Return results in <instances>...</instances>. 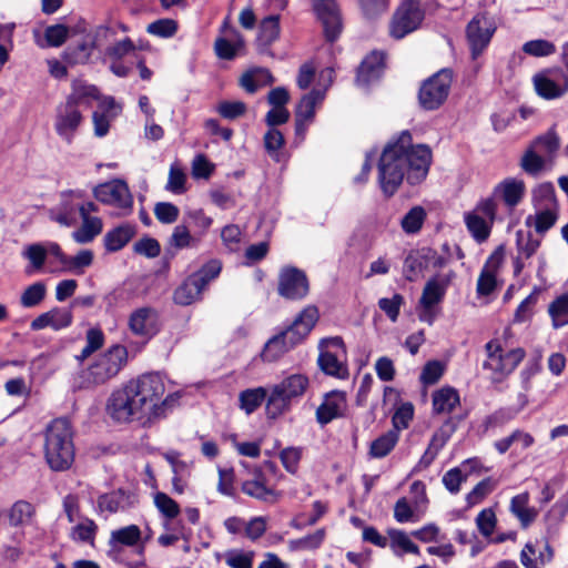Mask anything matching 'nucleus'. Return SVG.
Returning <instances> with one entry per match:
<instances>
[{
	"label": "nucleus",
	"mask_w": 568,
	"mask_h": 568,
	"mask_svg": "<svg viewBox=\"0 0 568 568\" xmlns=\"http://www.w3.org/2000/svg\"><path fill=\"white\" fill-rule=\"evenodd\" d=\"M97 531V524L92 519L84 518L81 523L72 527L70 536L74 541L93 544Z\"/></svg>",
	"instance_id": "nucleus-53"
},
{
	"label": "nucleus",
	"mask_w": 568,
	"mask_h": 568,
	"mask_svg": "<svg viewBox=\"0 0 568 568\" xmlns=\"http://www.w3.org/2000/svg\"><path fill=\"white\" fill-rule=\"evenodd\" d=\"M388 545L393 554L402 557L404 554L419 555V548L412 541L408 534L404 530L389 528L387 530Z\"/></svg>",
	"instance_id": "nucleus-31"
},
{
	"label": "nucleus",
	"mask_w": 568,
	"mask_h": 568,
	"mask_svg": "<svg viewBox=\"0 0 568 568\" xmlns=\"http://www.w3.org/2000/svg\"><path fill=\"white\" fill-rule=\"evenodd\" d=\"M268 392L265 387L247 388L239 394L240 408L247 415L254 413L266 399Z\"/></svg>",
	"instance_id": "nucleus-40"
},
{
	"label": "nucleus",
	"mask_w": 568,
	"mask_h": 568,
	"mask_svg": "<svg viewBox=\"0 0 568 568\" xmlns=\"http://www.w3.org/2000/svg\"><path fill=\"white\" fill-rule=\"evenodd\" d=\"M47 294V286L43 282H36L24 288L20 296V304L24 308H32L42 303Z\"/></svg>",
	"instance_id": "nucleus-50"
},
{
	"label": "nucleus",
	"mask_w": 568,
	"mask_h": 568,
	"mask_svg": "<svg viewBox=\"0 0 568 568\" xmlns=\"http://www.w3.org/2000/svg\"><path fill=\"white\" fill-rule=\"evenodd\" d=\"M44 458L53 471L69 470L75 457L73 432L67 418L53 419L44 432Z\"/></svg>",
	"instance_id": "nucleus-3"
},
{
	"label": "nucleus",
	"mask_w": 568,
	"mask_h": 568,
	"mask_svg": "<svg viewBox=\"0 0 568 568\" xmlns=\"http://www.w3.org/2000/svg\"><path fill=\"white\" fill-rule=\"evenodd\" d=\"M85 339L87 344L81 351V354L75 356L79 362H83L103 346L104 334L100 328L93 327L87 331Z\"/></svg>",
	"instance_id": "nucleus-58"
},
{
	"label": "nucleus",
	"mask_w": 568,
	"mask_h": 568,
	"mask_svg": "<svg viewBox=\"0 0 568 568\" xmlns=\"http://www.w3.org/2000/svg\"><path fill=\"white\" fill-rule=\"evenodd\" d=\"M317 321V307L313 305L306 306L290 326L265 343L261 354L263 361L268 363L278 361L284 354L305 339Z\"/></svg>",
	"instance_id": "nucleus-2"
},
{
	"label": "nucleus",
	"mask_w": 568,
	"mask_h": 568,
	"mask_svg": "<svg viewBox=\"0 0 568 568\" xmlns=\"http://www.w3.org/2000/svg\"><path fill=\"white\" fill-rule=\"evenodd\" d=\"M488 359L484 363V368L489 369L499 377L513 373L524 359L526 352L517 347L504 353L500 343L491 339L485 345Z\"/></svg>",
	"instance_id": "nucleus-9"
},
{
	"label": "nucleus",
	"mask_w": 568,
	"mask_h": 568,
	"mask_svg": "<svg viewBox=\"0 0 568 568\" xmlns=\"http://www.w3.org/2000/svg\"><path fill=\"white\" fill-rule=\"evenodd\" d=\"M95 199L104 204L130 212L133 205V196L128 184L123 180H113L98 185L93 190Z\"/></svg>",
	"instance_id": "nucleus-15"
},
{
	"label": "nucleus",
	"mask_w": 568,
	"mask_h": 568,
	"mask_svg": "<svg viewBox=\"0 0 568 568\" xmlns=\"http://www.w3.org/2000/svg\"><path fill=\"white\" fill-rule=\"evenodd\" d=\"M36 509L32 504L26 500L16 501L9 511V523L13 527L27 525L31 521Z\"/></svg>",
	"instance_id": "nucleus-47"
},
{
	"label": "nucleus",
	"mask_w": 568,
	"mask_h": 568,
	"mask_svg": "<svg viewBox=\"0 0 568 568\" xmlns=\"http://www.w3.org/2000/svg\"><path fill=\"white\" fill-rule=\"evenodd\" d=\"M459 394L453 387H443L433 394V410L435 414H450L459 405Z\"/></svg>",
	"instance_id": "nucleus-34"
},
{
	"label": "nucleus",
	"mask_w": 568,
	"mask_h": 568,
	"mask_svg": "<svg viewBox=\"0 0 568 568\" xmlns=\"http://www.w3.org/2000/svg\"><path fill=\"white\" fill-rule=\"evenodd\" d=\"M142 540V531L138 525H129L119 529H114L110 534L109 546L112 551L119 550L121 547H136V552L142 556L144 554V542Z\"/></svg>",
	"instance_id": "nucleus-21"
},
{
	"label": "nucleus",
	"mask_w": 568,
	"mask_h": 568,
	"mask_svg": "<svg viewBox=\"0 0 568 568\" xmlns=\"http://www.w3.org/2000/svg\"><path fill=\"white\" fill-rule=\"evenodd\" d=\"M503 247L496 250L487 260L477 281V294L487 296L493 293L496 287V272L503 261Z\"/></svg>",
	"instance_id": "nucleus-24"
},
{
	"label": "nucleus",
	"mask_w": 568,
	"mask_h": 568,
	"mask_svg": "<svg viewBox=\"0 0 568 568\" xmlns=\"http://www.w3.org/2000/svg\"><path fill=\"white\" fill-rule=\"evenodd\" d=\"M103 229V223L100 217H82V225L73 232L72 236L77 243H90L98 236Z\"/></svg>",
	"instance_id": "nucleus-42"
},
{
	"label": "nucleus",
	"mask_w": 568,
	"mask_h": 568,
	"mask_svg": "<svg viewBox=\"0 0 568 568\" xmlns=\"http://www.w3.org/2000/svg\"><path fill=\"white\" fill-rule=\"evenodd\" d=\"M449 284L450 277L448 275L437 274L430 277L423 288V293L419 298L420 307L428 308L439 304L444 300Z\"/></svg>",
	"instance_id": "nucleus-25"
},
{
	"label": "nucleus",
	"mask_w": 568,
	"mask_h": 568,
	"mask_svg": "<svg viewBox=\"0 0 568 568\" xmlns=\"http://www.w3.org/2000/svg\"><path fill=\"white\" fill-rule=\"evenodd\" d=\"M452 84V73H433L418 91V102L424 110L438 109L447 99Z\"/></svg>",
	"instance_id": "nucleus-11"
},
{
	"label": "nucleus",
	"mask_w": 568,
	"mask_h": 568,
	"mask_svg": "<svg viewBox=\"0 0 568 568\" xmlns=\"http://www.w3.org/2000/svg\"><path fill=\"white\" fill-rule=\"evenodd\" d=\"M310 283L306 274L293 266L284 267L278 275V294L291 301H300L306 297Z\"/></svg>",
	"instance_id": "nucleus-13"
},
{
	"label": "nucleus",
	"mask_w": 568,
	"mask_h": 568,
	"mask_svg": "<svg viewBox=\"0 0 568 568\" xmlns=\"http://www.w3.org/2000/svg\"><path fill=\"white\" fill-rule=\"evenodd\" d=\"M427 267V255L424 247L408 253L404 261L403 273L407 281L414 282Z\"/></svg>",
	"instance_id": "nucleus-37"
},
{
	"label": "nucleus",
	"mask_w": 568,
	"mask_h": 568,
	"mask_svg": "<svg viewBox=\"0 0 568 568\" xmlns=\"http://www.w3.org/2000/svg\"><path fill=\"white\" fill-rule=\"evenodd\" d=\"M532 82L537 94L547 100L560 98L568 90L567 81L558 83L550 79L547 73H535Z\"/></svg>",
	"instance_id": "nucleus-28"
},
{
	"label": "nucleus",
	"mask_w": 568,
	"mask_h": 568,
	"mask_svg": "<svg viewBox=\"0 0 568 568\" xmlns=\"http://www.w3.org/2000/svg\"><path fill=\"white\" fill-rule=\"evenodd\" d=\"M332 79H325L323 89L314 87L308 93L304 94L295 111V132L297 135H303L310 123L315 118V109L322 104L325 98V93Z\"/></svg>",
	"instance_id": "nucleus-12"
},
{
	"label": "nucleus",
	"mask_w": 568,
	"mask_h": 568,
	"mask_svg": "<svg viewBox=\"0 0 568 568\" xmlns=\"http://www.w3.org/2000/svg\"><path fill=\"white\" fill-rule=\"evenodd\" d=\"M535 151L546 156L555 154L559 148V138L554 130L537 136L530 144Z\"/></svg>",
	"instance_id": "nucleus-52"
},
{
	"label": "nucleus",
	"mask_w": 568,
	"mask_h": 568,
	"mask_svg": "<svg viewBox=\"0 0 568 568\" xmlns=\"http://www.w3.org/2000/svg\"><path fill=\"white\" fill-rule=\"evenodd\" d=\"M547 557L542 552L536 557V548L531 542H527L520 552V562L525 568H541L554 558L551 546L546 542Z\"/></svg>",
	"instance_id": "nucleus-39"
},
{
	"label": "nucleus",
	"mask_w": 568,
	"mask_h": 568,
	"mask_svg": "<svg viewBox=\"0 0 568 568\" xmlns=\"http://www.w3.org/2000/svg\"><path fill=\"white\" fill-rule=\"evenodd\" d=\"M523 52L535 58H545L556 52V45L549 40L536 39L525 42Z\"/></svg>",
	"instance_id": "nucleus-57"
},
{
	"label": "nucleus",
	"mask_w": 568,
	"mask_h": 568,
	"mask_svg": "<svg viewBox=\"0 0 568 568\" xmlns=\"http://www.w3.org/2000/svg\"><path fill=\"white\" fill-rule=\"evenodd\" d=\"M92 263L93 252L91 250H81L74 256H67V262L63 265L74 274H82Z\"/></svg>",
	"instance_id": "nucleus-61"
},
{
	"label": "nucleus",
	"mask_w": 568,
	"mask_h": 568,
	"mask_svg": "<svg viewBox=\"0 0 568 568\" xmlns=\"http://www.w3.org/2000/svg\"><path fill=\"white\" fill-rule=\"evenodd\" d=\"M425 18L420 0H404L393 14L389 32L394 39H403L416 31Z\"/></svg>",
	"instance_id": "nucleus-8"
},
{
	"label": "nucleus",
	"mask_w": 568,
	"mask_h": 568,
	"mask_svg": "<svg viewBox=\"0 0 568 568\" xmlns=\"http://www.w3.org/2000/svg\"><path fill=\"white\" fill-rule=\"evenodd\" d=\"M128 351L123 345H113L101 354L83 373V383L101 385L119 374L126 364Z\"/></svg>",
	"instance_id": "nucleus-6"
},
{
	"label": "nucleus",
	"mask_w": 568,
	"mask_h": 568,
	"mask_svg": "<svg viewBox=\"0 0 568 568\" xmlns=\"http://www.w3.org/2000/svg\"><path fill=\"white\" fill-rule=\"evenodd\" d=\"M464 220L468 232L475 241L483 243L489 237L493 226L490 221L471 212L465 213Z\"/></svg>",
	"instance_id": "nucleus-41"
},
{
	"label": "nucleus",
	"mask_w": 568,
	"mask_h": 568,
	"mask_svg": "<svg viewBox=\"0 0 568 568\" xmlns=\"http://www.w3.org/2000/svg\"><path fill=\"white\" fill-rule=\"evenodd\" d=\"M325 538V530L317 529L314 534L307 535L305 537L293 539L288 541V547L291 550H313L317 549Z\"/></svg>",
	"instance_id": "nucleus-59"
},
{
	"label": "nucleus",
	"mask_w": 568,
	"mask_h": 568,
	"mask_svg": "<svg viewBox=\"0 0 568 568\" xmlns=\"http://www.w3.org/2000/svg\"><path fill=\"white\" fill-rule=\"evenodd\" d=\"M154 505L168 519H173L180 514L179 504L165 493L159 491L154 495Z\"/></svg>",
	"instance_id": "nucleus-64"
},
{
	"label": "nucleus",
	"mask_w": 568,
	"mask_h": 568,
	"mask_svg": "<svg viewBox=\"0 0 568 568\" xmlns=\"http://www.w3.org/2000/svg\"><path fill=\"white\" fill-rule=\"evenodd\" d=\"M346 407V398L342 392H332L326 395L324 402L316 409V420L322 426L327 425L333 419L343 416Z\"/></svg>",
	"instance_id": "nucleus-23"
},
{
	"label": "nucleus",
	"mask_w": 568,
	"mask_h": 568,
	"mask_svg": "<svg viewBox=\"0 0 568 568\" xmlns=\"http://www.w3.org/2000/svg\"><path fill=\"white\" fill-rule=\"evenodd\" d=\"M197 242L199 240L191 235L187 226L184 224L176 225L169 239V244L176 250L194 247L197 245Z\"/></svg>",
	"instance_id": "nucleus-55"
},
{
	"label": "nucleus",
	"mask_w": 568,
	"mask_h": 568,
	"mask_svg": "<svg viewBox=\"0 0 568 568\" xmlns=\"http://www.w3.org/2000/svg\"><path fill=\"white\" fill-rule=\"evenodd\" d=\"M22 256L30 262L27 273L40 271L47 261V251L43 243H33L24 247Z\"/></svg>",
	"instance_id": "nucleus-49"
},
{
	"label": "nucleus",
	"mask_w": 568,
	"mask_h": 568,
	"mask_svg": "<svg viewBox=\"0 0 568 568\" xmlns=\"http://www.w3.org/2000/svg\"><path fill=\"white\" fill-rule=\"evenodd\" d=\"M130 393L136 397L138 404L146 413V420L165 416L166 409L174 406L179 394H170L161 400L165 386L158 373L143 374L125 384Z\"/></svg>",
	"instance_id": "nucleus-4"
},
{
	"label": "nucleus",
	"mask_w": 568,
	"mask_h": 568,
	"mask_svg": "<svg viewBox=\"0 0 568 568\" xmlns=\"http://www.w3.org/2000/svg\"><path fill=\"white\" fill-rule=\"evenodd\" d=\"M541 239L536 237L531 231L518 230L516 232L517 255L514 257V273L519 275L525 268L524 260H528L537 252Z\"/></svg>",
	"instance_id": "nucleus-19"
},
{
	"label": "nucleus",
	"mask_w": 568,
	"mask_h": 568,
	"mask_svg": "<svg viewBox=\"0 0 568 568\" xmlns=\"http://www.w3.org/2000/svg\"><path fill=\"white\" fill-rule=\"evenodd\" d=\"M275 81L272 73H243L240 78V85L247 93H255L260 88L270 85Z\"/></svg>",
	"instance_id": "nucleus-51"
},
{
	"label": "nucleus",
	"mask_w": 568,
	"mask_h": 568,
	"mask_svg": "<svg viewBox=\"0 0 568 568\" xmlns=\"http://www.w3.org/2000/svg\"><path fill=\"white\" fill-rule=\"evenodd\" d=\"M106 410L112 419L120 423L146 419V413L140 407L136 397L130 393L126 385L111 394Z\"/></svg>",
	"instance_id": "nucleus-10"
},
{
	"label": "nucleus",
	"mask_w": 568,
	"mask_h": 568,
	"mask_svg": "<svg viewBox=\"0 0 568 568\" xmlns=\"http://www.w3.org/2000/svg\"><path fill=\"white\" fill-rule=\"evenodd\" d=\"M526 194V184L517 178H507L494 189V197L503 201L508 209H514L521 203Z\"/></svg>",
	"instance_id": "nucleus-20"
},
{
	"label": "nucleus",
	"mask_w": 568,
	"mask_h": 568,
	"mask_svg": "<svg viewBox=\"0 0 568 568\" xmlns=\"http://www.w3.org/2000/svg\"><path fill=\"white\" fill-rule=\"evenodd\" d=\"M197 277L190 275L175 291L173 300L179 305H190L201 297L204 287Z\"/></svg>",
	"instance_id": "nucleus-30"
},
{
	"label": "nucleus",
	"mask_w": 568,
	"mask_h": 568,
	"mask_svg": "<svg viewBox=\"0 0 568 568\" xmlns=\"http://www.w3.org/2000/svg\"><path fill=\"white\" fill-rule=\"evenodd\" d=\"M105 52L112 60H122L124 58L135 55L136 45L130 38H124L108 47Z\"/></svg>",
	"instance_id": "nucleus-62"
},
{
	"label": "nucleus",
	"mask_w": 568,
	"mask_h": 568,
	"mask_svg": "<svg viewBox=\"0 0 568 568\" xmlns=\"http://www.w3.org/2000/svg\"><path fill=\"white\" fill-rule=\"evenodd\" d=\"M545 158L529 146L520 160L521 169L529 175H538L545 166Z\"/></svg>",
	"instance_id": "nucleus-56"
},
{
	"label": "nucleus",
	"mask_w": 568,
	"mask_h": 568,
	"mask_svg": "<svg viewBox=\"0 0 568 568\" xmlns=\"http://www.w3.org/2000/svg\"><path fill=\"white\" fill-rule=\"evenodd\" d=\"M178 29L179 24L175 20L163 18L149 23L146 32L159 38H172Z\"/></svg>",
	"instance_id": "nucleus-60"
},
{
	"label": "nucleus",
	"mask_w": 568,
	"mask_h": 568,
	"mask_svg": "<svg viewBox=\"0 0 568 568\" xmlns=\"http://www.w3.org/2000/svg\"><path fill=\"white\" fill-rule=\"evenodd\" d=\"M214 48L220 59L232 60L241 54L244 41L237 32H233L232 38H219Z\"/></svg>",
	"instance_id": "nucleus-38"
},
{
	"label": "nucleus",
	"mask_w": 568,
	"mask_h": 568,
	"mask_svg": "<svg viewBox=\"0 0 568 568\" xmlns=\"http://www.w3.org/2000/svg\"><path fill=\"white\" fill-rule=\"evenodd\" d=\"M70 29L64 24L49 26L44 30L43 39H38L37 44L41 48L61 47L69 38Z\"/></svg>",
	"instance_id": "nucleus-45"
},
{
	"label": "nucleus",
	"mask_w": 568,
	"mask_h": 568,
	"mask_svg": "<svg viewBox=\"0 0 568 568\" xmlns=\"http://www.w3.org/2000/svg\"><path fill=\"white\" fill-rule=\"evenodd\" d=\"M308 385V378L303 374H292L273 385L265 407L267 418L276 419L288 412L292 403L305 394Z\"/></svg>",
	"instance_id": "nucleus-5"
},
{
	"label": "nucleus",
	"mask_w": 568,
	"mask_h": 568,
	"mask_svg": "<svg viewBox=\"0 0 568 568\" xmlns=\"http://www.w3.org/2000/svg\"><path fill=\"white\" fill-rule=\"evenodd\" d=\"M135 235V226L129 223L121 224L108 231L103 237L106 252L113 253L122 250Z\"/></svg>",
	"instance_id": "nucleus-27"
},
{
	"label": "nucleus",
	"mask_w": 568,
	"mask_h": 568,
	"mask_svg": "<svg viewBox=\"0 0 568 568\" xmlns=\"http://www.w3.org/2000/svg\"><path fill=\"white\" fill-rule=\"evenodd\" d=\"M128 325L134 335L151 338L160 331L159 313L150 306L136 308L130 314Z\"/></svg>",
	"instance_id": "nucleus-16"
},
{
	"label": "nucleus",
	"mask_w": 568,
	"mask_h": 568,
	"mask_svg": "<svg viewBox=\"0 0 568 568\" xmlns=\"http://www.w3.org/2000/svg\"><path fill=\"white\" fill-rule=\"evenodd\" d=\"M496 30L497 23L495 17L487 11L478 12L468 22L466 27V39L474 59L487 49Z\"/></svg>",
	"instance_id": "nucleus-7"
},
{
	"label": "nucleus",
	"mask_w": 568,
	"mask_h": 568,
	"mask_svg": "<svg viewBox=\"0 0 568 568\" xmlns=\"http://www.w3.org/2000/svg\"><path fill=\"white\" fill-rule=\"evenodd\" d=\"M409 131H403L383 151L378 163V181L385 196L398 190L404 178L410 185L422 183L429 171L433 153L428 145H413Z\"/></svg>",
	"instance_id": "nucleus-1"
},
{
	"label": "nucleus",
	"mask_w": 568,
	"mask_h": 568,
	"mask_svg": "<svg viewBox=\"0 0 568 568\" xmlns=\"http://www.w3.org/2000/svg\"><path fill=\"white\" fill-rule=\"evenodd\" d=\"M72 320L71 308L53 307L36 317L31 322L30 327L32 331H41L47 327L60 331L69 327L72 324Z\"/></svg>",
	"instance_id": "nucleus-22"
},
{
	"label": "nucleus",
	"mask_w": 568,
	"mask_h": 568,
	"mask_svg": "<svg viewBox=\"0 0 568 568\" xmlns=\"http://www.w3.org/2000/svg\"><path fill=\"white\" fill-rule=\"evenodd\" d=\"M320 368L326 374L339 379H346L349 375L347 365L341 361L337 354L322 351L317 359Z\"/></svg>",
	"instance_id": "nucleus-33"
},
{
	"label": "nucleus",
	"mask_w": 568,
	"mask_h": 568,
	"mask_svg": "<svg viewBox=\"0 0 568 568\" xmlns=\"http://www.w3.org/2000/svg\"><path fill=\"white\" fill-rule=\"evenodd\" d=\"M130 495L123 489H118L99 497L98 506L101 511L116 513L130 505Z\"/></svg>",
	"instance_id": "nucleus-43"
},
{
	"label": "nucleus",
	"mask_w": 568,
	"mask_h": 568,
	"mask_svg": "<svg viewBox=\"0 0 568 568\" xmlns=\"http://www.w3.org/2000/svg\"><path fill=\"white\" fill-rule=\"evenodd\" d=\"M82 120L83 116L80 108L67 99L65 102L60 103L55 110L54 129L57 134L68 143H71Z\"/></svg>",
	"instance_id": "nucleus-14"
},
{
	"label": "nucleus",
	"mask_w": 568,
	"mask_h": 568,
	"mask_svg": "<svg viewBox=\"0 0 568 568\" xmlns=\"http://www.w3.org/2000/svg\"><path fill=\"white\" fill-rule=\"evenodd\" d=\"M531 204L534 209H559L554 184L544 182L534 187Z\"/></svg>",
	"instance_id": "nucleus-35"
},
{
	"label": "nucleus",
	"mask_w": 568,
	"mask_h": 568,
	"mask_svg": "<svg viewBox=\"0 0 568 568\" xmlns=\"http://www.w3.org/2000/svg\"><path fill=\"white\" fill-rule=\"evenodd\" d=\"M80 193L73 191L63 192L60 203L49 211L52 221L62 226H71L78 221Z\"/></svg>",
	"instance_id": "nucleus-18"
},
{
	"label": "nucleus",
	"mask_w": 568,
	"mask_h": 568,
	"mask_svg": "<svg viewBox=\"0 0 568 568\" xmlns=\"http://www.w3.org/2000/svg\"><path fill=\"white\" fill-rule=\"evenodd\" d=\"M100 91L95 85L75 80L72 84V92L67 99L80 108L81 105H91L92 101L100 100Z\"/></svg>",
	"instance_id": "nucleus-36"
},
{
	"label": "nucleus",
	"mask_w": 568,
	"mask_h": 568,
	"mask_svg": "<svg viewBox=\"0 0 568 568\" xmlns=\"http://www.w3.org/2000/svg\"><path fill=\"white\" fill-rule=\"evenodd\" d=\"M529 494L527 491L514 496L510 500V511L519 520L523 528L530 526L537 518L538 511L528 506Z\"/></svg>",
	"instance_id": "nucleus-29"
},
{
	"label": "nucleus",
	"mask_w": 568,
	"mask_h": 568,
	"mask_svg": "<svg viewBox=\"0 0 568 568\" xmlns=\"http://www.w3.org/2000/svg\"><path fill=\"white\" fill-rule=\"evenodd\" d=\"M280 37V17L268 16L260 24L257 42L260 45L267 47Z\"/></svg>",
	"instance_id": "nucleus-46"
},
{
	"label": "nucleus",
	"mask_w": 568,
	"mask_h": 568,
	"mask_svg": "<svg viewBox=\"0 0 568 568\" xmlns=\"http://www.w3.org/2000/svg\"><path fill=\"white\" fill-rule=\"evenodd\" d=\"M549 314L554 327H561L568 324V293L557 297L549 305Z\"/></svg>",
	"instance_id": "nucleus-54"
},
{
	"label": "nucleus",
	"mask_w": 568,
	"mask_h": 568,
	"mask_svg": "<svg viewBox=\"0 0 568 568\" xmlns=\"http://www.w3.org/2000/svg\"><path fill=\"white\" fill-rule=\"evenodd\" d=\"M242 491L245 495L262 501L276 500V493L274 489L265 485L264 476L261 471L256 473L254 479L242 483Z\"/></svg>",
	"instance_id": "nucleus-32"
},
{
	"label": "nucleus",
	"mask_w": 568,
	"mask_h": 568,
	"mask_svg": "<svg viewBox=\"0 0 568 568\" xmlns=\"http://www.w3.org/2000/svg\"><path fill=\"white\" fill-rule=\"evenodd\" d=\"M399 439L397 430H388L372 442L369 446V456L372 458H383L387 456L396 446Z\"/></svg>",
	"instance_id": "nucleus-44"
},
{
	"label": "nucleus",
	"mask_w": 568,
	"mask_h": 568,
	"mask_svg": "<svg viewBox=\"0 0 568 568\" xmlns=\"http://www.w3.org/2000/svg\"><path fill=\"white\" fill-rule=\"evenodd\" d=\"M314 11L322 21L328 41L336 40L342 31V21L335 0H314Z\"/></svg>",
	"instance_id": "nucleus-17"
},
{
	"label": "nucleus",
	"mask_w": 568,
	"mask_h": 568,
	"mask_svg": "<svg viewBox=\"0 0 568 568\" xmlns=\"http://www.w3.org/2000/svg\"><path fill=\"white\" fill-rule=\"evenodd\" d=\"M426 211L423 206L416 205L412 207L402 219L400 226L407 234H416L420 231L425 220Z\"/></svg>",
	"instance_id": "nucleus-48"
},
{
	"label": "nucleus",
	"mask_w": 568,
	"mask_h": 568,
	"mask_svg": "<svg viewBox=\"0 0 568 568\" xmlns=\"http://www.w3.org/2000/svg\"><path fill=\"white\" fill-rule=\"evenodd\" d=\"M224 557L230 568H253V551L232 549L226 551Z\"/></svg>",
	"instance_id": "nucleus-63"
},
{
	"label": "nucleus",
	"mask_w": 568,
	"mask_h": 568,
	"mask_svg": "<svg viewBox=\"0 0 568 568\" xmlns=\"http://www.w3.org/2000/svg\"><path fill=\"white\" fill-rule=\"evenodd\" d=\"M559 209H535L534 214L525 219V225L534 229L541 237L556 224Z\"/></svg>",
	"instance_id": "nucleus-26"
}]
</instances>
